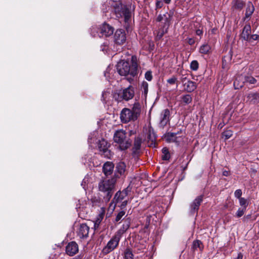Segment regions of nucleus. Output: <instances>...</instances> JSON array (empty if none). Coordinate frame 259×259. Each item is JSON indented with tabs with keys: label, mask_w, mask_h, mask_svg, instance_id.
Segmentation results:
<instances>
[{
	"label": "nucleus",
	"mask_w": 259,
	"mask_h": 259,
	"mask_svg": "<svg viewBox=\"0 0 259 259\" xmlns=\"http://www.w3.org/2000/svg\"><path fill=\"white\" fill-rule=\"evenodd\" d=\"M111 6L116 18H123L125 22H127L131 19V12L129 6L123 5L121 1L113 2Z\"/></svg>",
	"instance_id": "nucleus-5"
},
{
	"label": "nucleus",
	"mask_w": 259,
	"mask_h": 259,
	"mask_svg": "<svg viewBox=\"0 0 259 259\" xmlns=\"http://www.w3.org/2000/svg\"><path fill=\"white\" fill-rule=\"evenodd\" d=\"M134 96V88L130 85L127 88L121 90L119 93L115 94L114 98L118 102H121L123 100L127 101L133 99Z\"/></svg>",
	"instance_id": "nucleus-6"
},
{
	"label": "nucleus",
	"mask_w": 259,
	"mask_h": 259,
	"mask_svg": "<svg viewBox=\"0 0 259 259\" xmlns=\"http://www.w3.org/2000/svg\"><path fill=\"white\" fill-rule=\"evenodd\" d=\"M171 133V132H168L164 134V137L165 140L168 143H175L179 145L181 142L183 140L182 136L175 135L174 137H170L169 134Z\"/></svg>",
	"instance_id": "nucleus-17"
},
{
	"label": "nucleus",
	"mask_w": 259,
	"mask_h": 259,
	"mask_svg": "<svg viewBox=\"0 0 259 259\" xmlns=\"http://www.w3.org/2000/svg\"><path fill=\"white\" fill-rule=\"evenodd\" d=\"M239 201L240 205L241 206L242 208H245V209H246L249 204V201L244 197L240 198Z\"/></svg>",
	"instance_id": "nucleus-35"
},
{
	"label": "nucleus",
	"mask_w": 259,
	"mask_h": 259,
	"mask_svg": "<svg viewBox=\"0 0 259 259\" xmlns=\"http://www.w3.org/2000/svg\"><path fill=\"white\" fill-rule=\"evenodd\" d=\"M126 166L124 162L120 161L117 163L114 176L112 178H115L116 181L120 177H125L126 175Z\"/></svg>",
	"instance_id": "nucleus-10"
},
{
	"label": "nucleus",
	"mask_w": 259,
	"mask_h": 259,
	"mask_svg": "<svg viewBox=\"0 0 259 259\" xmlns=\"http://www.w3.org/2000/svg\"><path fill=\"white\" fill-rule=\"evenodd\" d=\"M130 191V189H128V187H127L122 191V193H123V195L126 197Z\"/></svg>",
	"instance_id": "nucleus-49"
},
{
	"label": "nucleus",
	"mask_w": 259,
	"mask_h": 259,
	"mask_svg": "<svg viewBox=\"0 0 259 259\" xmlns=\"http://www.w3.org/2000/svg\"><path fill=\"white\" fill-rule=\"evenodd\" d=\"M242 194V190L241 189H237L234 192V196L236 198L240 199L241 197Z\"/></svg>",
	"instance_id": "nucleus-43"
},
{
	"label": "nucleus",
	"mask_w": 259,
	"mask_h": 259,
	"mask_svg": "<svg viewBox=\"0 0 259 259\" xmlns=\"http://www.w3.org/2000/svg\"><path fill=\"white\" fill-rule=\"evenodd\" d=\"M230 171L228 170H224L223 171V175L224 176L227 177L230 175Z\"/></svg>",
	"instance_id": "nucleus-56"
},
{
	"label": "nucleus",
	"mask_w": 259,
	"mask_h": 259,
	"mask_svg": "<svg viewBox=\"0 0 259 259\" xmlns=\"http://www.w3.org/2000/svg\"><path fill=\"white\" fill-rule=\"evenodd\" d=\"M183 86L184 87V90L188 93L193 92L197 88L196 82L190 80L184 83Z\"/></svg>",
	"instance_id": "nucleus-22"
},
{
	"label": "nucleus",
	"mask_w": 259,
	"mask_h": 259,
	"mask_svg": "<svg viewBox=\"0 0 259 259\" xmlns=\"http://www.w3.org/2000/svg\"><path fill=\"white\" fill-rule=\"evenodd\" d=\"M245 2L242 0H233L231 5L232 9L241 11L245 6Z\"/></svg>",
	"instance_id": "nucleus-25"
},
{
	"label": "nucleus",
	"mask_w": 259,
	"mask_h": 259,
	"mask_svg": "<svg viewBox=\"0 0 259 259\" xmlns=\"http://www.w3.org/2000/svg\"><path fill=\"white\" fill-rule=\"evenodd\" d=\"M204 248V245L202 242L199 240H195L193 241L191 247L192 251L194 252L196 250H199L200 251H202Z\"/></svg>",
	"instance_id": "nucleus-27"
},
{
	"label": "nucleus",
	"mask_w": 259,
	"mask_h": 259,
	"mask_svg": "<svg viewBox=\"0 0 259 259\" xmlns=\"http://www.w3.org/2000/svg\"><path fill=\"white\" fill-rule=\"evenodd\" d=\"M163 20V15L159 14L156 18V21L160 22Z\"/></svg>",
	"instance_id": "nucleus-51"
},
{
	"label": "nucleus",
	"mask_w": 259,
	"mask_h": 259,
	"mask_svg": "<svg viewBox=\"0 0 259 259\" xmlns=\"http://www.w3.org/2000/svg\"><path fill=\"white\" fill-rule=\"evenodd\" d=\"M163 2L161 0H157L155 4L156 10L161 8L163 7Z\"/></svg>",
	"instance_id": "nucleus-45"
},
{
	"label": "nucleus",
	"mask_w": 259,
	"mask_h": 259,
	"mask_svg": "<svg viewBox=\"0 0 259 259\" xmlns=\"http://www.w3.org/2000/svg\"><path fill=\"white\" fill-rule=\"evenodd\" d=\"M114 165L110 161L106 162L103 166V172L104 175L107 177L111 175L113 172Z\"/></svg>",
	"instance_id": "nucleus-19"
},
{
	"label": "nucleus",
	"mask_w": 259,
	"mask_h": 259,
	"mask_svg": "<svg viewBox=\"0 0 259 259\" xmlns=\"http://www.w3.org/2000/svg\"><path fill=\"white\" fill-rule=\"evenodd\" d=\"M125 197V196H124L123 195V193H122V192H121L120 191H118V192H117L116 193L115 195H114V197L112 200V201L113 203H115V204H116L118 202L122 200Z\"/></svg>",
	"instance_id": "nucleus-30"
},
{
	"label": "nucleus",
	"mask_w": 259,
	"mask_h": 259,
	"mask_svg": "<svg viewBox=\"0 0 259 259\" xmlns=\"http://www.w3.org/2000/svg\"><path fill=\"white\" fill-rule=\"evenodd\" d=\"M109 93L107 92L104 91L102 92L101 100L104 104L106 103V98H107L108 96H109Z\"/></svg>",
	"instance_id": "nucleus-42"
},
{
	"label": "nucleus",
	"mask_w": 259,
	"mask_h": 259,
	"mask_svg": "<svg viewBox=\"0 0 259 259\" xmlns=\"http://www.w3.org/2000/svg\"><path fill=\"white\" fill-rule=\"evenodd\" d=\"M126 204H127V201H124L122 202L121 206L124 207L126 205Z\"/></svg>",
	"instance_id": "nucleus-58"
},
{
	"label": "nucleus",
	"mask_w": 259,
	"mask_h": 259,
	"mask_svg": "<svg viewBox=\"0 0 259 259\" xmlns=\"http://www.w3.org/2000/svg\"><path fill=\"white\" fill-rule=\"evenodd\" d=\"M204 196L200 195L196 197V198L192 202L190 205L189 213L191 215H194L198 213L200 205L203 201Z\"/></svg>",
	"instance_id": "nucleus-11"
},
{
	"label": "nucleus",
	"mask_w": 259,
	"mask_h": 259,
	"mask_svg": "<svg viewBox=\"0 0 259 259\" xmlns=\"http://www.w3.org/2000/svg\"><path fill=\"white\" fill-rule=\"evenodd\" d=\"M217 32H218V29L216 28H213L210 30V31L209 33L210 34H215L217 33Z\"/></svg>",
	"instance_id": "nucleus-54"
},
{
	"label": "nucleus",
	"mask_w": 259,
	"mask_h": 259,
	"mask_svg": "<svg viewBox=\"0 0 259 259\" xmlns=\"http://www.w3.org/2000/svg\"><path fill=\"white\" fill-rule=\"evenodd\" d=\"M114 30V29L112 26L104 22L98 28V32L100 37H108L113 34Z\"/></svg>",
	"instance_id": "nucleus-9"
},
{
	"label": "nucleus",
	"mask_w": 259,
	"mask_h": 259,
	"mask_svg": "<svg viewBox=\"0 0 259 259\" xmlns=\"http://www.w3.org/2000/svg\"><path fill=\"white\" fill-rule=\"evenodd\" d=\"M177 80L176 77L173 76L172 77L168 79L167 82L170 84H174Z\"/></svg>",
	"instance_id": "nucleus-44"
},
{
	"label": "nucleus",
	"mask_w": 259,
	"mask_h": 259,
	"mask_svg": "<svg viewBox=\"0 0 259 259\" xmlns=\"http://www.w3.org/2000/svg\"><path fill=\"white\" fill-rule=\"evenodd\" d=\"M78 245L74 241L69 242L65 247L66 253L70 256L75 255L78 253Z\"/></svg>",
	"instance_id": "nucleus-13"
},
{
	"label": "nucleus",
	"mask_w": 259,
	"mask_h": 259,
	"mask_svg": "<svg viewBox=\"0 0 259 259\" xmlns=\"http://www.w3.org/2000/svg\"><path fill=\"white\" fill-rule=\"evenodd\" d=\"M116 179L111 178L110 179L102 180L98 183L99 191L103 193L105 202H109L116 191Z\"/></svg>",
	"instance_id": "nucleus-2"
},
{
	"label": "nucleus",
	"mask_w": 259,
	"mask_h": 259,
	"mask_svg": "<svg viewBox=\"0 0 259 259\" xmlns=\"http://www.w3.org/2000/svg\"><path fill=\"white\" fill-rule=\"evenodd\" d=\"M163 1L165 4H168L170 3L171 0H163Z\"/></svg>",
	"instance_id": "nucleus-62"
},
{
	"label": "nucleus",
	"mask_w": 259,
	"mask_h": 259,
	"mask_svg": "<svg viewBox=\"0 0 259 259\" xmlns=\"http://www.w3.org/2000/svg\"><path fill=\"white\" fill-rule=\"evenodd\" d=\"M248 101L251 104H257L259 103V93L250 92L247 96Z\"/></svg>",
	"instance_id": "nucleus-23"
},
{
	"label": "nucleus",
	"mask_w": 259,
	"mask_h": 259,
	"mask_svg": "<svg viewBox=\"0 0 259 259\" xmlns=\"http://www.w3.org/2000/svg\"><path fill=\"white\" fill-rule=\"evenodd\" d=\"M98 147L101 155L107 158H111L112 154L111 151L108 149L109 145L107 141L104 139L100 140L98 143Z\"/></svg>",
	"instance_id": "nucleus-8"
},
{
	"label": "nucleus",
	"mask_w": 259,
	"mask_h": 259,
	"mask_svg": "<svg viewBox=\"0 0 259 259\" xmlns=\"http://www.w3.org/2000/svg\"><path fill=\"white\" fill-rule=\"evenodd\" d=\"M125 213V212L123 210H121L120 212H119L115 218V222H117L119 221L121 219V218L124 215Z\"/></svg>",
	"instance_id": "nucleus-41"
},
{
	"label": "nucleus",
	"mask_w": 259,
	"mask_h": 259,
	"mask_svg": "<svg viewBox=\"0 0 259 259\" xmlns=\"http://www.w3.org/2000/svg\"><path fill=\"white\" fill-rule=\"evenodd\" d=\"M126 40L125 31L122 29H117L114 35V41L118 45L124 44Z\"/></svg>",
	"instance_id": "nucleus-12"
},
{
	"label": "nucleus",
	"mask_w": 259,
	"mask_h": 259,
	"mask_svg": "<svg viewBox=\"0 0 259 259\" xmlns=\"http://www.w3.org/2000/svg\"><path fill=\"white\" fill-rule=\"evenodd\" d=\"M196 34L198 36H200V37H201L203 34V30L200 29H197L196 30Z\"/></svg>",
	"instance_id": "nucleus-50"
},
{
	"label": "nucleus",
	"mask_w": 259,
	"mask_h": 259,
	"mask_svg": "<svg viewBox=\"0 0 259 259\" xmlns=\"http://www.w3.org/2000/svg\"><path fill=\"white\" fill-rule=\"evenodd\" d=\"M135 134V132L134 131L131 130V131H130V133H129V135L128 136L130 137V136H131L132 135H134Z\"/></svg>",
	"instance_id": "nucleus-60"
},
{
	"label": "nucleus",
	"mask_w": 259,
	"mask_h": 259,
	"mask_svg": "<svg viewBox=\"0 0 259 259\" xmlns=\"http://www.w3.org/2000/svg\"><path fill=\"white\" fill-rule=\"evenodd\" d=\"M187 42L190 45H193L195 43V40L192 38H189L188 39V40H187Z\"/></svg>",
	"instance_id": "nucleus-53"
},
{
	"label": "nucleus",
	"mask_w": 259,
	"mask_h": 259,
	"mask_svg": "<svg viewBox=\"0 0 259 259\" xmlns=\"http://www.w3.org/2000/svg\"><path fill=\"white\" fill-rule=\"evenodd\" d=\"M251 29L250 24H246L243 29L241 34V37L244 40H249V36L251 34Z\"/></svg>",
	"instance_id": "nucleus-24"
},
{
	"label": "nucleus",
	"mask_w": 259,
	"mask_h": 259,
	"mask_svg": "<svg viewBox=\"0 0 259 259\" xmlns=\"http://www.w3.org/2000/svg\"><path fill=\"white\" fill-rule=\"evenodd\" d=\"M138 59L136 56H132L130 61L122 60L116 65V69L121 76L131 75L135 77L138 74Z\"/></svg>",
	"instance_id": "nucleus-1"
},
{
	"label": "nucleus",
	"mask_w": 259,
	"mask_h": 259,
	"mask_svg": "<svg viewBox=\"0 0 259 259\" xmlns=\"http://www.w3.org/2000/svg\"><path fill=\"white\" fill-rule=\"evenodd\" d=\"M107 70H108V69H106V71L105 72V76L107 77L108 75H107Z\"/></svg>",
	"instance_id": "nucleus-63"
},
{
	"label": "nucleus",
	"mask_w": 259,
	"mask_h": 259,
	"mask_svg": "<svg viewBox=\"0 0 259 259\" xmlns=\"http://www.w3.org/2000/svg\"><path fill=\"white\" fill-rule=\"evenodd\" d=\"M222 135L225 137L226 140H227L233 135V132L230 130H226L222 133Z\"/></svg>",
	"instance_id": "nucleus-38"
},
{
	"label": "nucleus",
	"mask_w": 259,
	"mask_h": 259,
	"mask_svg": "<svg viewBox=\"0 0 259 259\" xmlns=\"http://www.w3.org/2000/svg\"><path fill=\"white\" fill-rule=\"evenodd\" d=\"M183 132V130L182 129H180L179 131H178L177 132H172L170 134H169V135L170 136V137H174L175 135H180L181 134H182Z\"/></svg>",
	"instance_id": "nucleus-47"
},
{
	"label": "nucleus",
	"mask_w": 259,
	"mask_h": 259,
	"mask_svg": "<svg viewBox=\"0 0 259 259\" xmlns=\"http://www.w3.org/2000/svg\"><path fill=\"white\" fill-rule=\"evenodd\" d=\"M141 113V105L139 102H135L132 109L124 108L120 114L121 121L122 123H127L130 121L136 120Z\"/></svg>",
	"instance_id": "nucleus-3"
},
{
	"label": "nucleus",
	"mask_w": 259,
	"mask_h": 259,
	"mask_svg": "<svg viewBox=\"0 0 259 259\" xmlns=\"http://www.w3.org/2000/svg\"><path fill=\"white\" fill-rule=\"evenodd\" d=\"M120 238L121 237L119 236V235L115 234L103 248L102 250L103 253L107 254L116 248L118 245Z\"/></svg>",
	"instance_id": "nucleus-7"
},
{
	"label": "nucleus",
	"mask_w": 259,
	"mask_h": 259,
	"mask_svg": "<svg viewBox=\"0 0 259 259\" xmlns=\"http://www.w3.org/2000/svg\"><path fill=\"white\" fill-rule=\"evenodd\" d=\"M142 144V139L140 137H136L135 139L134 146L132 148V153L133 155H137L139 153Z\"/></svg>",
	"instance_id": "nucleus-21"
},
{
	"label": "nucleus",
	"mask_w": 259,
	"mask_h": 259,
	"mask_svg": "<svg viewBox=\"0 0 259 259\" xmlns=\"http://www.w3.org/2000/svg\"><path fill=\"white\" fill-rule=\"evenodd\" d=\"M237 259H243V255L240 252L238 254Z\"/></svg>",
	"instance_id": "nucleus-57"
},
{
	"label": "nucleus",
	"mask_w": 259,
	"mask_h": 259,
	"mask_svg": "<svg viewBox=\"0 0 259 259\" xmlns=\"http://www.w3.org/2000/svg\"><path fill=\"white\" fill-rule=\"evenodd\" d=\"M211 47L208 44H204L202 45L199 49V52L203 54H207L209 53Z\"/></svg>",
	"instance_id": "nucleus-32"
},
{
	"label": "nucleus",
	"mask_w": 259,
	"mask_h": 259,
	"mask_svg": "<svg viewBox=\"0 0 259 259\" xmlns=\"http://www.w3.org/2000/svg\"><path fill=\"white\" fill-rule=\"evenodd\" d=\"M187 168V165L185 167H184L183 170H185Z\"/></svg>",
	"instance_id": "nucleus-64"
},
{
	"label": "nucleus",
	"mask_w": 259,
	"mask_h": 259,
	"mask_svg": "<svg viewBox=\"0 0 259 259\" xmlns=\"http://www.w3.org/2000/svg\"><path fill=\"white\" fill-rule=\"evenodd\" d=\"M259 38V36L257 34H253L251 35H250L249 36V40H248L247 41L249 42H251L252 40H257Z\"/></svg>",
	"instance_id": "nucleus-46"
},
{
	"label": "nucleus",
	"mask_w": 259,
	"mask_h": 259,
	"mask_svg": "<svg viewBox=\"0 0 259 259\" xmlns=\"http://www.w3.org/2000/svg\"><path fill=\"white\" fill-rule=\"evenodd\" d=\"M90 228L85 224H81L77 231V234L80 238L83 239L88 237Z\"/></svg>",
	"instance_id": "nucleus-16"
},
{
	"label": "nucleus",
	"mask_w": 259,
	"mask_h": 259,
	"mask_svg": "<svg viewBox=\"0 0 259 259\" xmlns=\"http://www.w3.org/2000/svg\"><path fill=\"white\" fill-rule=\"evenodd\" d=\"M71 259H82V257L81 256V255H77Z\"/></svg>",
	"instance_id": "nucleus-59"
},
{
	"label": "nucleus",
	"mask_w": 259,
	"mask_h": 259,
	"mask_svg": "<svg viewBox=\"0 0 259 259\" xmlns=\"http://www.w3.org/2000/svg\"><path fill=\"white\" fill-rule=\"evenodd\" d=\"M131 220L130 218H126L124 220L122 227L116 232V234L119 235V236L124 233L127 229L130 228L131 225Z\"/></svg>",
	"instance_id": "nucleus-20"
},
{
	"label": "nucleus",
	"mask_w": 259,
	"mask_h": 259,
	"mask_svg": "<svg viewBox=\"0 0 259 259\" xmlns=\"http://www.w3.org/2000/svg\"><path fill=\"white\" fill-rule=\"evenodd\" d=\"M241 78L243 79V82L240 85L237 84V83L238 81L237 78H236L234 81V85L236 89L242 87L243 84L244 83H248L249 84H255L257 82L256 79L252 76H244L241 77Z\"/></svg>",
	"instance_id": "nucleus-15"
},
{
	"label": "nucleus",
	"mask_w": 259,
	"mask_h": 259,
	"mask_svg": "<svg viewBox=\"0 0 259 259\" xmlns=\"http://www.w3.org/2000/svg\"><path fill=\"white\" fill-rule=\"evenodd\" d=\"M255 8L252 4L250 1H249L247 3V6L245 10V19L250 18L254 11Z\"/></svg>",
	"instance_id": "nucleus-26"
},
{
	"label": "nucleus",
	"mask_w": 259,
	"mask_h": 259,
	"mask_svg": "<svg viewBox=\"0 0 259 259\" xmlns=\"http://www.w3.org/2000/svg\"><path fill=\"white\" fill-rule=\"evenodd\" d=\"M157 136L154 132V130L150 127L148 130L147 139L150 147L154 146L156 143Z\"/></svg>",
	"instance_id": "nucleus-18"
},
{
	"label": "nucleus",
	"mask_w": 259,
	"mask_h": 259,
	"mask_svg": "<svg viewBox=\"0 0 259 259\" xmlns=\"http://www.w3.org/2000/svg\"><path fill=\"white\" fill-rule=\"evenodd\" d=\"M187 79V77H182V79H181V81L182 82L184 83H185V80Z\"/></svg>",
	"instance_id": "nucleus-61"
},
{
	"label": "nucleus",
	"mask_w": 259,
	"mask_h": 259,
	"mask_svg": "<svg viewBox=\"0 0 259 259\" xmlns=\"http://www.w3.org/2000/svg\"><path fill=\"white\" fill-rule=\"evenodd\" d=\"M246 209L245 208H239L236 213V216L237 218H240L244 214Z\"/></svg>",
	"instance_id": "nucleus-39"
},
{
	"label": "nucleus",
	"mask_w": 259,
	"mask_h": 259,
	"mask_svg": "<svg viewBox=\"0 0 259 259\" xmlns=\"http://www.w3.org/2000/svg\"><path fill=\"white\" fill-rule=\"evenodd\" d=\"M181 102L183 105H187L192 102V96L190 94L183 95L180 97Z\"/></svg>",
	"instance_id": "nucleus-28"
},
{
	"label": "nucleus",
	"mask_w": 259,
	"mask_h": 259,
	"mask_svg": "<svg viewBox=\"0 0 259 259\" xmlns=\"http://www.w3.org/2000/svg\"><path fill=\"white\" fill-rule=\"evenodd\" d=\"M141 90L144 92L145 97H146L148 92V83L146 81H144L141 84Z\"/></svg>",
	"instance_id": "nucleus-36"
},
{
	"label": "nucleus",
	"mask_w": 259,
	"mask_h": 259,
	"mask_svg": "<svg viewBox=\"0 0 259 259\" xmlns=\"http://www.w3.org/2000/svg\"><path fill=\"white\" fill-rule=\"evenodd\" d=\"M145 78L149 81H151L153 79L152 71L150 70L147 71L145 74Z\"/></svg>",
	"instance_id": "nucleus-40"
},
{
	"label": "nucleus",
	"mask_w": 259,
	"mask_h": 259,
	"mask_svg": "<svg viewBox=\"0 0 259 259\" xmlns=\"http://www.w3.org/2000/svg\"><path fill=\"white\" fill-rule=\"evenodd\" d=\"M199 63L197 61L193 60L190 64V68L193 71H196L198 69Z\"/></svg>",
	"instance_id": "nucleus-37"
},
{
	"label": "nucleus",
	"mask_w": 259,
	"mask_h": 259,
	"mask_svg": "<svg viewBox=\"0 0 259 259\" xmlns=\"http://www.w3.org/2000/svg\"><path fill=\"white\" fill-rule=\"evenodd\" d=\"M167 15L169 16L171 19H172L174 14V10H170L169 12L166 13Z\"/></svg>",
	"instance_id": "nucleus-52"
},
{
	"label": "nucleus",
	"mask_w": 259,
	"mask_h": 259,
	"mask_svg": "<svg viewBox=\"0 0 259 259\" xmlns=\"http://www.w3.org/2000/svg\"><path fill=\"white\" fill-rule=\"evenodd\" d=\"M162 155L161 158L163 160H168L169 159L170 156L169 150L166 147H164L162 149Z\"/></svg>",
	"instance_id": "nucleus-33"
},
{
	"label": "nucleus",
	"mask_w": 259,
	"mask_h": 259,
	"mask_svg": "<svg viewBox=\"0 0 259 259\" xmlns=\"http://www.w3.org/2000/svg\"><path fill=\"white\" fill-rule=\"evenodd\" d=\"M100 223L101 220H100V219H98L97 220H96V222L94 223V228L95 229H97L99 228Z\"/></svg>",
	"instance_id": "nucleus-48"
},
{
	"label": "nucleus",
	"mask_w": 259,
	"mask_h": 259,
	"mask_svg": "<svg viewBox=\"0 0 259 259\" xmlns=\"http://www.w3.org/2000/svg\"><path fill=\"white\" fill-rule=\"evenodd\" d=\"M170 111L168 109L163 110L160 113L159 126L162 128L169 121Z\"/></svg>",
	"instance_id": "nucleus-14"
},
{
	"label": "nucleus",
	"mask_w": 259,
	"mask_h": 259,
	"mask_svg": "<svg viewBox=\"0 0 259 259\" xmlns=\"http://www.w3.org/2000/svg\"><path fill=\"white\" fill-rule=\"evenodd\" d=\"M163 20L164 22L161 24V25L165 26V27L169 28L172 19L165 13L163 14Z\"/></svg>",
	"instance_id": "nucleus-31"
},
{
	"label": "nucleus",
	"mask_w": 259,
	"mask_h": 259,
	"mask_svg": "<svg viewBox=\"0 0 259 259\" xmlns=\"http://www.w3.org/2000/svg\"><path fill=\"white\" fill-rule=\"evenodd\" d=\"M126 135L125 131L123 130H117L114 134V142L121 151L127 150L132 145V140Z\"/></svg>",
	"instance_id": "nucleus-4"
},
{
	"label": "nucleus",
	"mask_w": 259,
	"mask_h": 259,
	"mask_svg": "<svg viewBox=\"0 0 259 259\" xmlns=\"http://www.w3.org/2000/svg\"><path fill=\"white\" fill-rule=\"evenodd\" d=\"M251 214H247V215H245L243 218V221L244 222H246L248 220L250 219L251 218Z\"/></svg>",
	"instance_id": "nucleus-55"
},
{
	"label": "nucleus",
	"mask_w": 259,
	"mask_h": 259,
	"mask_svg": "<svg viewBox=\"0 0 259 259\" xmlns=\"http://www.w3.org/2000/svg\"><path fill=\"white\" fill-rule=\"evenodd\" d=\"M134 255L130 248H126L124 251V259H133Z\"/></svg>",
	"instance_id": "nucleus-34"
},
{
	"label": "nucleus",
	"mask_w": 259,
	"mask_h": 259,
	"mask_svg": "<svg viewBox=\"0 0 259 259\" xmlns=\"http://www.w3.org/2000/svg\"><path fill=\"white\" fill-rule=\"evenodd\" d=\"M168 28L165 27V26L161 25L158 29L157 35L155 37L156 40H160L163 36L164 34L167 32Z\"/></svg>",
	"instance_id": "nucleus-29"
}]
</instances>
